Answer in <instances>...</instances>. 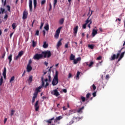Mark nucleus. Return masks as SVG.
Here are the masks:
<instances>
[{"instance_id":"41","label":"nucleus","mask_w":125,"mask_h":125,"mask_svg":"<svg viewBox=\"0 0 125 125\" xmlns=\"http://www.w3.org/2000/svg\"><path fill=\"white\" fill-rule=\"evenodd\" d=\"M81 99L82 100V102H84V101H85V97L81 96Z\"/></svg>"},{"instance_id":"50","label":"nucleus","mask_w":125,"mask_h":125,"mask_svg":"<svg viewBox=\"0 0 125 125\" xmlns=\"http://www.w3.org/2000/svg\"><path fill=\"white\" fill-rule=\"evenodd\" d=\"M61 120V116L56 117V121H60Z\"/></svg>"},{"instance_id":"30","label":"nucleus","mask_w":125,"mask_h":125,"mask_svg":"<svg viewBox=\"0 0 125 125\" xmlns=\"http://www.w3.org/2000/svg\"><path fill=\"white\" fill-rule=\"evenodd\" d=\"M2 83H3V78L1 76L0 79V85H1Z\"/></svg>"},{"instance_id":"8","label":"nucleus","mask_w":125,"mask_h":125,"mask_svg":"<svg viewBox=\"0 0 125 125\" xmlns=\"http://www.w3.org/2000/svg\"><path fill=\"white\" fill-rule=\"evenodd\" d=\"M34 107L35 108V111H39V109H40V106L39 105V101H37L36 102Z\"/></svg>"},{"instance_id":"60","label":"nucleus","mask_w":125,"mask_h":125,"mask_svg":"<svg viewBox=\"0 0 125 125\" xmlns=\"http://www.w3.org/2000/svg\"><path fill=\"white\" fill-rule=\"evenodd\" d=\"M101 59H102V57H101V56H99V57L97 58V60H101Z\"/></svg>"},{"instance_id":"3","label":"nucleus","mask_w":125,"mask_h":125,"mask_svg":"<svg viewBox=\"0 0 125 125\" xmlns=\"http://www.w3.org/2000/svg\"><path fill=\"white\" fill-rule=\"evenodd\" d=\"M61 29H62V26L59 27L58 29L56 30L55 35L54 36L55 39H58V38H59V35H60Z\"/></svg>"},{"instance_id":"18","label":"nucleus","mask_w":125,"mask_h":125,"mask_svg":"<svg viewBox=\"0 0 125 125\" xmlns=\"http://www.w3.org/2000/svg\"><path fill=\"white\" fill-rule=\"evenodd\" d=\"M42 86H40L39 87H38L35 90V92L34 93H37V95H38V93L39 92H40V90L42 89Z\"/></svg>"},{"instance_id":"26","label":"nucleus","mask_w":125,"mask_h":125,"mask_svg":"<svg viewBox=\"0 0 125 125\" xmlns=\"http://www.w3.org/2000/svg\"><path fill=\"white\" fill-rule=\"evenodd\" d=\"M43 48H47L48 47V44H47L46 42H43Z\"/></svg>"},{"instance_id":"15","label":"nucleus","mask_w":125,"mask_h":125,"mask_svg":"<svg viewBox=\"0 0 125 125\" xmlns=\"http://www.w3.org/2000/svg\"><path fill=\"white\" fill-rule=\"evenodd\" d=\"M2 75H3V76L4 77V79L5 80V79H6V67L4 68Z\"/></svg>"},{"instance_id":"10","label":"nucleus","mask_w":125,"mask_h":125,"mask_svg":"<svg viewBox=\"0 0 125 125\" xmlns=\"http://www.w3.org/2000/svg\"><path fill=\"white\" fill-rule=\"evenodd\" d=\"M82 60V58L81 57H78L76 59H74L73 63L74 64H78L79 61H81Z\"/></svg>"},{"instance_id":"33","label":"nucleus","mask_w":125,"mask_h":125,"mask_svg":"<svg viewBox=\"0 0 125 125\" xmlns=\"http://www.w3.org/2000/svg\"><path fill=\"white\" fill-rule=\"evenodd\" d=\"M23 54H24V52L23 51H21L20 52H19L18 55L21 57Z\"/></svg>"},{"instance_id":"16","label":"nucleus","mask_w":125,"mask_h":125,"mask_svg":"<svg viewBox=\"0 0 125 125\" xmlns=\"http://www.w3.org/2000/svg\"><path fill=\"white\" fill-rule=\"evenodd\" d=\"M79 29V26L77 25L73 29V33L74 35H77V33H78V29Z\"/></svg>"},{"instance_id":"32","label":"nucleus","mask_w":125,"mask_h":125,"mask_svg":"<svg viewBox=\"0 0 125 125\" xmlns=\"http://www.w3.org/2000/svg\"><path fill=\"white\" fill-rule=\"evenodd\" d=\"M32 81H33V76H30L28 80V82H30V83H32Z\"/></svg>"},{"instance_id":"55","label":"nucleus","mask_w":125,"mask_h":125,"mask_svg":"<svg viewBox=\"0 0 125 125\" xmlns=\"http://www.w3.org/2000/svg\"><path fill=\"white\" fill-rule=\"evenodd\" d=\"M7 18H8V15L7 14H6L4 17V19H5V21H6L7 20Z\"/></svg>"},{"instance_id":"44","label":"nucleus","mask_w":125,"mask_h":125,"mask_svg":"<svg viewBox=\"0 0 125 125\" xmlns=\"http://www.w3.org/2000/svg\"><path fill=\"white\" fill-rule=\"evenodd\" d=\"M32 62H33V61H32V60L31 59L29 60L27 65L31 66V64H32Z\"/></svg>"},{"instance_id":"7","label":"nucleus","mask_w":125,"mask_h":125,"mask_svg":"<svg viewBox=\"0 0 125 125\" xmlns=\"http://www.w3.org/2000/svg\"><path fill=\"white\" fill-rule=\"evenodd\" d=\"M27 17H28V12H27V11H24L22 15V19L25 20V19H27Z\"/></svg>"},{"instance_id":"34","label":"nucleus","mask_w":125,"mask_h":125,"mask_svg":"<svg viewBox=\"0 0 125 125\" xmlns=\"http://www.w3.org/2000/svg\"><path fill=\"white\" fill-rule=\"evenodd\" d=\"M88 47H89V48H90V49H93V48H94V45H93V44H89L88 45Z\"/></svg>"},{"instance_id":"14","label":"nucleus","mask_w":125,"mask_h":125,"mask_svg":"<svg viewBox=\"0 0 125 125\" xmlns=\"http://www.w3.org/2000/svg\"><path fill=\"white\" fill-rule=\"evenodd\" d=\"M92 12H93V11H91V14L89 15V17L87 18V19L85 21V24H86V25H87V24H88V23H89V22L90 21V20H89V18L91 15H92Z\"/></svg>"},{"instance_id":"47","label":"nucleus","mask_w":125,"mask_h":125,"mask_svg":"<svg viewBox=\"0 0 125 125\" xmlns=\"http://www.w3.org/2000/svg\"><path fill=\"white\" fill-rule=\"evenodd\" d=\"M80 74H81V72H80V71L77 72L76 78H78V79H79Z\"/></svg>"},{"instance_id":"35","label":"nucleus","mask_w":125,"mask_h":125,"mask_svg":"<svg viewBox=\"0 0 125 125\" xmlns=\"http://www.w3.org/2000/svg\"><path fill=\"white\" fill-rule=\"evenodd\" d=\"M91 89L93 88V90H95L96 89V86L94 84H93L91 87H90Z\"/></svg>"},{"instance_id":"43","label":"nucleus","mask_w":125,"mask_h":125,"mask_svg":"<svg viewBox=\"0 0 125 125\" xmlns=\"http://www.w3.org/2000/svg\"><path fill=\"white\" fill-rule=\"evenodd\" d=\"M5 54H6V52H4L2 54L1 58H2L3 59H4V57H5Z\"/></svg>"},{"instance_id":"64","label":"nucleus","mask_w":125,"mask_h":125,"mask_svg":"<svg viewBox=\"0 0 125 125\" xmlns=\"http://www.w3.org/2000/svg\"><path fill=\"white\" fill-rule=\"evenodd\" d=\"M62 91H63V92H64V93H67V89H63L62 90Z\"/></svg>"},{"instance_id":"23","label":"nucleus","mask_w":125,"mask_h":125,"mask_svg":"<svg viewBox=\"0 0 125 125\" xmlns=\"http://www.w3.org/2000/svg\"><path fill=\"white\" fill-rule=\"evenodd\" d=\"M44 29L46 30V31H48L49 30V25L48 23H46L45 26L44 27Z\"/></svg>"},{"instance_id":"4","label":"nucleus","mask_w":125,"mask_h":125,"mask_svg":"<svg viewBox=\"0 0 125 125\" xmlns=\"http://www.w3.org/2000/svg\"><path fill=\"white\" fill-rule=\"evenodd\" d=\"M43 57V55L42 54H36L34 57V59H36V60H40V59H41V58H42Z\"/></svg>"},{"instance_id":"28","label":"nucleus","mask_w":125,"mask_h":125,"mask_svg":"<svg viewBox=\"0 0 125 125\" xmlns=\"http://www.w3.org/2000/svg\"><path fill=\"white\" fill-rule=\"evenodd\" d=\"M0 14H3L4 13V11H5V10L2 7L0 8Z\"/></svg>"},{"instance_id":"42","label":"nucleus","mask_w":125,"mask_h":125,"mask_svg":"<svg viewBox=\"0 0 125 125\" xmlns=\"http://www.w3.org/2000/svg\"><path fill=\"white\" fill-rule=\"evenodd\" d=\"M48 82H49V83H50V82H51V76H50V74H48Z\"/></svg>"},{"instance_id":"38","label":"nucleus","mask_w":125,"mask_h":125,"mask_svg":"<svg viewBox=\"0 0 125 125\" xmlns=\"http://www.w3.org/2000/svg\"><path fill=\"white\" fill-rule=\"evenodd\" d=\"M46 2V0H42L41 1V5H43Z\"/></svg>"},{"instance_id":"9","label":"nucleus","mask_w":125,"mask_h":125,"mask_svg":"<svg viewBox=\"0 0 125 125\" xmlns=\"http://www.w3.org/2000/svg\"><path fill=\"white\" fill-rule=\"evenodd\" d=\"M37 97H38V95H37V93H34L33 96L32 97V101L31 102L32 104H34V103H35V101H36V98H37Z\"/></svg>"},{"instance_id":"53","label":"nucleus","mask_w":125,"mask_h":125,"mask_svg":"<svg viewBox=\"0 0 125 125\" xmlns=\"http://www.w3.org/2000/svg\"><path fill=\"white\" fill-rule=\"evenodd\" d=\"M64 47L65 48H68L69 47V42H68L66 44H65Z\"/></svg>"},{"instance_id":"25","label":"nucleus","mask_w":125,"mask_h":125,"mask_svg":"<svg viewBox=\"0 0 125 125\" xmlns=\"http://www.w3.org/2000/svg\"><path fill=\"white\" fill-rule=\"evenodd\" d=\"M75 56L73 54H71L70 57V60L71 61H74L75 59Z\"/></svg>"},{"instance_id":"12","label":"nucleus","mask_w":125,"mask_h":125,"mask_svg":"<svg viewBox=\"0 0 125 125\" xmlns=\"http://www.w3.org/2000/svg\"><path fill=\"white\" fill-rule=\"evenodd\" d=\"M74 113H76V110H69V112L67 114V116H71V115H73V114H74Z\"/></svg>"},{"instance_id":"62","label":"nucleus","mask_w":125,"mask_h":125,"mask_svg":"<svg viewBox=\"0 0 125 125\" xmlns=\"http://www.w3.org/2000/svg\"><path fill=\"white\" fill-rule=\"evenodd\" d=\"M92 95L93 96V97H95V96H96V92H94L92 93Z\"/></svg>"},{"instance_id":"45","label":"nucleus","mask_w":125,"mask_h":125,"mask_svg":"<svg viewBox=\"0 0 125 125\" xmlns=\"http://www.w3.org/2000/svg\"><path fill=\"white\" fill-rule=\"evenodd\" d=\"M57 4V0H54V7H55V6H56Z\"/></svg>"},{"instance_id":"20","label":"nucleus","mask_w":125,"mask_h":125,"mask_svg":"<svg viewBox=\"0 0 125 125\" xmlns=\"http://www.w3.org/2000/svg\"><path fill=\"white\" fill-rule=\"evenodd\" d=\"M84 109V106H83L81 108H80L79 109L77 110V112L79 113L80 114H82L83 113V110Z\"/></svg>"},{"instance_id":"54","label":"nucleus","mask_w":125,"mask_h":125,"mask_svg":"<svg viewBox=\"0 0 125 125\" xmlns=\"http://www.w3.org/2000/svg\"><path fill=\"white\" fill-rule=\"evenodd\" d=\"M20 56H19V55H18V56H16L15 58V60H18V59H19V58H20Z\"/></svg>"},{"instance_id":"24","label":"nucleus","mask_w":125,"mask_h":125,"mask_svg":"<svg viewBox=\"0 0 125 125\" xmlns=\"http://www.w3.org/2000/svg\"><path fill=\"white\" fill-rule=\"evenodd\" d=\"M8 59L9 60V64H10L11 61H12V54H11L9 56H8Z\"/></svg>"},{"instance_id":"2","label":"nucleus","mask_w":125,"mask_h":125,"mask_svg":"<svg viewBox=\"0 0 125 125\" xmlns=\"http://www.w3.org/2000/svg\"><path fill=\"white\" fill-rule=\"evenodd\" d=\"M42 54L44 58H49L51 56V52L50 51H45L42 52Z\"/></svg>"},{"instance_id":"46","label":"nucleus","mask_w":125,"mask_h":125,"mask_svg":"<svg viewBox=\"0 0 125 125\" xmlns=\"http://www.w3.org/2000/svg\"><path fill=\"white\" fill-rule=\"evenodd\" d=\"M125 51L121 53V54L120 55V58H123V57H124V56L125 55Z\"/></svg>"},{"instance_id":"27","label":"nucleus","mask_w":125,"mask_h":125,"mask_svg":"<svg viewBox=\"0 0 125 125\" xmlns=\"http://www.w3.org/2000/svg\"><path fill=\"white\" fill-rule=\"evenodd\" d=\"M34 8L36 9L37 8V0H33Z\"/></svg>"},{"instance_id":"6","label":"nucleus","mask_w":125,"mask_h":125,"mask_svg":"<svg viewBox=\"0 0 125 125\" xmlns=\"http://www.w3.org/2000/svg\"><path fill=\"white\" fill-rule=\"evenodd\" d=\"M29 6L30 12H32V11H33V0H29Z\"/></svg>"},{"instance_id":"36","label":"nucleus","mask_w":125,"mask_h":125,"mask_svg":"<svg viewBox=\"0 0 125 125\" xmlns=\"http://www.w3.org/2000/svg\"><path fill=\"white\" fill-rule=\"evenodd\" d=\"M14 80H15V77L14 76H13L11 78L9 82L12 83V82H13V81H14Z\"/></svg>"},{"instance_id":"37","label":"nucleus","mask_w":125,"mask_h":125,"mask_svg":"<svg viewBox=\"0 0 125 125\" xmlns=\"http://www.w3.org/2000/svg\"><path fill=\"white\" fill-rule=\"evenodd\" d=\"M12 27L13 30H15V28H16V23H13L12 24Z\"/></svg>"},{"instance_id":"63","label":"nucleus","mask_w":125,"mask_h":125,"mask_svg":"<svg viewBox=\"0 0 125 125\" xmlns=\"http://www.w3.org/2000/svg\"><path fill=\"white\" fill-rule=\"evenodd\" d=\"M105 80H109V75H106L105 76Z\"/></svg>"},{"instance_id":"57","label":"nucleus","mask_w":125,"mask_h":125,"mask_svg":"<svg viewBox=\"0 0 125 125\" xmlns=\"http://www.w3.org/2000/svg\"><path fill=\"white\" fill-rule=\"evenodd\" d=\"M49 85V83L46 82V84L44 85V87L46 88V87H47Z\"/></svg>"},{"instance_id":"11","label":"nucleus","mask_w":125,"mask_h":125,"mask_svg":"<svg viewBox=\"0 0 125 125\" xmlns=\"http://www.w3.org/2000/svg\"><path fill=\"white\" fill-rule=\"evenodd\" d=\"M26 70H27V72H28V73H30V72H31V71L33 70V67H32V66L31 65H27L26 67Z\"/></svg>"},{"instance_id":"31","label":"nucleus","mask_w":125,"mask_h":125,"mask_svg":"<svg viewBox=\"0 0 125 125\" xmlns=\"http://www.w3.org/2000/svg\"><path fill=\"white\" fill-rule=\"evenodd\" d=\"M63 23H64V19H61L60 21H59V23L60 24V25H62L63 24Z\"/></svg>"},{"instance_id":"48","label":"nucleus","mask_w":125,"mask_h":125,"mask_svg":"<svg viewBox=\"0 0 125 125\" xmlns=\"http://www.w3.org/2000/svg\"><path fill=\"white\" fill-rule=\"evenodd\" d=\"M14 113H15V110H12L11 111V116H13V115H14Z\"/></svg>"},{"instance_id":"61","label":"nucleus","mask_w":125,"mask_h":125,"mask_svg":"<svg viewBox=\"0 0 125 125\" xmlns=\"http://www.w3.org/2000/svg\"><path fill=\"white\" fill-rule=\"evenodd\" d=\"M46 123H48V124H51L52 121L50 119H49V120L46 121Z\"/></svg>"},{"instance_id":"19","label":"nucleus","mask_w":125,"mask_h":125,"mask_svg":"<svg viewBox=\"0 0 125 125\" xmlns=\"http://www.w3.org/2000/svg\"><path fill=\"white\" fill-rule=\"evenodd\" d=\"M97 31H98L97 30H96L94 29H93L92 32V37H95V36L97 35Z\"/></svg>"},{"instance_id":"56","label":"nucleus","mask_w":125,"mask_h":125,"mask_svg":"<svg viewBox=\"0 0 125 125\" xmlns=\"http://www.w3.org/2000/svg\"><path fill=\"white\" fill-rule=\"evenodd\" d=\"M43 22H42L41 23V26H40V29H42V27H43Z\"/></svg>"},{"instance_id":"49","label":"nucleus","mask_w":125,"mask_h":125,"mask_svg":"<svg viewBox=\"0 0 125 125\" xmlns=\"http://www.w3.org/2000/svg\"><path fill=\"white\" fill-rule=\"evenodd\" d=\"M36 42H35L34 41H32V46H33V47H35V46H36Z\"/></svg>"},{"instance_id":"51","label":"nucleus","mask_w":125,"mask_h":125,"mask_svg":"<svg viewBox=\"0 0 125 125\" xmlns=\"http://www.w3.org/2000/svg\"><path fill=\"white\" fill-rule=\"evenodd\" d=\"M89 96H90V93H88L86 95V99H88V98H89Z\"/></svg>"},{"instance_id":"29","label":"nucleus","mask_w":125,"mask_h":125,"mask_svg":"<svg viewBox=\"0 0 125 125\" xmlns=\"http://www.w3.org/2000/svg\"><path fill=\"white\" fill-rule=\"evenodd\" d=\"M116 54H113L112 56H111V59H110V60L111 61H113V60H115L116 59Z\"/></svg>"},{"instance_id":"13","label":"nucleus","mask_w":125,"mask_h":125,"mask_svg":"<svg viewBox=\"0 0 125 125\" xmlns=\"http://www.w3.org/2000/svg\"><path fill=\"white\" fill-rule=\"evenodd\" d=\"M85 64H86V66H88V67L89 68H91V67H92V65H93V64H94V62H90L89 64H88V62H85Z\"/></svg>"},{"instance_id":"17","label":"nucleus","mask_w":125,"mask_h":125,"mask_svg":"<svg viewBox=\"0 0 125 125\" xmlns=\"http://www.w3.org/2000/svg\"><path fill=\"white\" fill-rule=\"evenodd\" d=\"M62 42V39H60L57 44V47L58 48L60 47V46H61V45H62V42Z\"/></svg>"},{"instance_id":"59","label":"nucleus","mask_w":125,"mask_h":125,"mask_svg":"<svg viewBox=\"0 0 125 125\" xmlns=\"http://www.w3.org/2000/svg\"><path fill=\"white\" fill-rule=\"evenodd\" d=\"M39 34H40V31L37 30L36 32V34H35L36 36H39Z\"/></svg>"},{"instance_id":"1","label":"nucleus","mask_w":125,"mask_h":125,"mask_svg":"<svg viewBox=\"0 0 125 125\" xmlns=\"http://www.w3.org/2000/svg\"><path fill=\"white\" fill-rule=\"evenodd\" d=\"M58 83H59V80L58 79V71L56 70L55 75L52 82V84L54 86L55 85H57V84H58Z\"/></svg>"},{"instance_id":"40","label":"nucleus","mask_w":125,"mask_h":125,"mask_svg":"<svg viewBox=\"0 0 125 125\" xmlns=\"http://www.w3.org/2000/svg\"><path fill=\"white\" fill-rule=\"evenodd\" d=\"M51 68H52V66L50 67L48 71V75H50V74H51Z\"/></svg>"},{"instance_id":"58","label":"nucleus","mask_w":125,"mask_h":125,"mask_svg":"<svg viewBox=\"0 0 125 125\" xmlns=\"http://www.w3.org/2000/svg\"><path fill=\"white\" fill-rule=\"evenodd\" d=\"M86 23H84L83 26V29H86Z\"/></svg>"},{"instance_id":"5","label":"nucleus","mask_w":125,"mask_h":125,"mask_svg":"<svg viewBox=\"0 0 125 125\" xmlns=\"http://www.w3.org/2000/svg\"><path fill=\"white\" fill-rule=\"evenodd\" d=\"M57 89H58V88L55 89V90H53L51 92V94L54 95L55 96H56V97H58V96L60 95V94L59 93V92H58V90Z\"/></svg>"},{"instance_id":"39","label":"nucleus","mask_w":125,"mask_h":125,"mask_svg":"<svg viewBox=\"0 0 125 125\" xmlns=\"http://www.w3.org/2000/svg\"><path fill=\"white\" fill-rule=\"evenodd\" d=\"M42 82V87L44 86V81H43V78L42 77L41 78Z\"/></svg>"},{"instance_id":"52","label":"nucleus","mask_w":125,"mask_h":125,"mask_svg":"<svg viewBox=\"0 0 125 125\" xmlns=\"http://www.w3.org/2000/svg\"><path fill=\"white\" fill-rule=\"evenodd\" d=\"M6 8L7 9L8 11H9V12L10 11V6L9 5H7L6 6Z\"/></svg>"},{"instance_id":"22","label":"nucleus","mask_w":125,"mask_h":125,"mask_svg":"<svg viewBox=\"0 0 125 125\" xmlns=\"http://www.w3.org/2000/svg\"><path fill=\"white\" fill-rule=\"evenodd\" d=\"M75 120H78L77 117H73L72 120L69 122V125H72V124H74Z\"/></svg>"},{"instance_id":"21","label":"nucleus","mask_w":125,"mask_h":125,"mask_svg":"<svg viewBox=\"0 0 125 125\" xmlns=\"http://www.w3.org/2000/svg\"><path fill=\"white\" fill-rule=\"evenodd\" d=\"M123 49H124V47H123L121 50L118 51V53L117 54V55H116V59H118L119 58V57L120 56V54H121V52H122V50H123Z\"/></svg>"}]
</instances>
